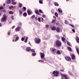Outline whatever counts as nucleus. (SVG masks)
<instances>
[{"label": "nucleus", "mask_w": 79, "mask_h": 79, "mask_svg": "<svg viewBox=\"0 0 79 79\" xmlns=\"http://www.w3.org/2000/svg\"><path fill=\"white\" fill-rule=\"evenodd\" d=\"M68 48L69 51H70V52H71L72 51V49H71V48L70 47H68Z\"/></svg>", "instance_id": "a878e982"}, {"label": "nucleus", "mask_w": 79, "mask_h": 79, "mask_svg": "<svg viewBox=\"0 0 79 79\" xmlns=\"http://www.w3.org/2000/svg\"><path fill=\"white\" fill-rule=\"evenodd\" d=\"M54 4L55 6H59V4L57 2H55Z\"/></svg>", "instance_id": "a211bd4d"}, {"label": "nucleus", "mask_w": 79, "mask_h": 79, "mask_svg": "<svg viewBox=\"0 0 79 79\" xmlns=\"http://www.w3.org/2000/svg\"><path fill=\"white\" fill-rule=\"evenodd\" d=\"M76 51L77 52V51H79V49H78V48H76Z\"/></svg>", "instance_id": "de8ad7c7"}, {"label": "nucleus", "mask_w": 79, "mask_h": 79, "mask_svg": "<svg viewBox=\"0 0 79 79\" xmlns=\"http://www.w3.org/2000/svg\"><path fill=\"white\" fill-rule=\"evenodd\" d=\"M19 6L20 7H22V4L21 3H19Z\"/></svg>", "instance_id": "7c9ffc66"}, {"label": "nucleus", "mask_w": 79, "mask_h": 79, "mask_svg": "<svg viewBox=\"0 0 79 79\" xmlns=\"http://www.w3.org/2000/svg\"><path fill=\"white\" fill-rule=\"evenodd\" d=\"M49 27V26H48V25H46V27Z\"/></svg>", "instance_id": "864d4df0"}, {"label": "nucleus", "mask_w": 79, "mask_h": 79, "mask_svg": "<svg viewBox=\"0 0 79 79\" xmlns=\"http://www.w3.org/2000/svg\"><path fill=\"white\" fill-rule=\"evenodd\" d=\"M23 16H27V13L26 12H25L23 14Z\"/></svg>", "instance_id": "c756f323"}, {"label": "nucleus", "mask_w": 79, "mask_h": 79, "mask_svg": "<svg viewBox=\"0 0 79 79\" xmlns=\"http://www.w3.org/2000/svg\"><path fill=\"white\" fill-rule=\"evenodd\" d=\"M39 12L40 13H43V11H42V10H41V9H40L39 10Z\"/></svg>", "instance_id": "f704fd0d"}, {"label": "nucleus", "mask_w": 79, "mask_h": 79, "mask_svg": "<svg viewBox=\"0 0 79 79\" xmlns=\"http://www.w3.org/2000/svg\"><path fill=\"white\" fill-rule=\"evenodd\" d=\"M11 18H12V19H14V17H13V15L12 16Z\"/></svg>", "instance_id": "603ef678"}, {"label": "nucleus", "mask_w": 79, "mask_h": 79, "mask_svg": "<svg viewBox=\"0 0 79 79\" xmlns=\"http://www.w3.org/2000/svg\"><path fill=\"white\" fill-rule=\"evenodd\" d=\"M7 34H8V35H10V32H8Z\"/></svg>", "instance_id": "13d9d810"}, {"label": "nucleus", "mask_w": 79, "mask_h": 79, "mask_svg": "<svg viewBox=\"0 0 79 79\" xmlns=\"http://www.w3.org/2000/svg\"><path fill=\"white\" fill-rule=\"evenodd\" d=\"M20 29V27H17L15 29V31H19Z\"/></svg>", "instance_id": "4468645a"}, {"label": "nucleus", "mask_w": 79, "mask_h": 79, "mask_svg": "<svg viewBox=\"0 0 79 79\" xmlns=\"http://www.w3.org/2000/svg\"><path fill=\"white\" fill-rule=\"evenodd\" d=\"M56 31L57 32H59L60 31V28L59 27H57L56 28Z\"/></svg>", "instance_id": "f8f14e48"}, {"label": "nucleus", "mask_w": 79, "mask_h": 79, "mask_svg": "<svg viewBox=\"0 0 79 79\" xmlns=\"http://www.w3.org/2000/svg\"><path fill=\"white\" fill-rule=\"evenodd\" d=\"M3 7L2 6H1L0 7V10H3Z\"/></svg>", "instance_id": "e433bc0d"}, {"label": "nucleus", "mask_w": 79, "mask_h": 79, "mask_svg": "<svg viewBox=\"0 0 79 79\" xmlns=\"http://www.w3.org/2000/svg\"><path fill=\"white\" fill-rule=\"evenodd\" d=\"M72 31L74 32V33H75V30L74 29H73L72 30Z\"/></svg>", "instance_id": "37998d69"}, {"label": "nucleus", "mask_w": 79, "mask_h": 79, "mask_svg": "<svg viewBox=\"0 0 79 79\" xmlns=\"http://www.w3.org/2000/svg\"><path fill=\"white\" fill-rule=\"evenodd\" d=\"M52 73L54 74V76H56V77H57V76H58L59 72L57 71H56H56H54Z\"/></svg>", "instance_id": "20e7f679"}, {"label": "nucleus", "mask_w": 79, "mask_h": 79, "mask_svg": "<svg viewBox=\"0 0 79 79\" xmlns=\"http://www.w3.org/2000/svg\"><path fill=\"white\" fill-rule=\"evenodd\" d=\"M58 10L60 13H62V10H60V9H58Z\"/></svg>", "instance_id": "2f4dec72"}, {"label": "nucleus", "mask_w": 79, "mask_h": 79, "mask_svg": "<svg viewBox=\"0 0 79 79\" xmlns=\"http://www.w3.org/2000/svg\"><path fill=\"white\" fill-rule=\"evenodd\" d=\"M65 60H67V61H70V60H71V57L69 56H65Z\"/></svg>", "instance_id": "423d86ee"}, {"label": "nucleus", "mask_w": 79, "mask_h": 79, "mask_svg": "<svg viewBox=\"0 0 79 79\" xmlns=\"http://www.w3.org/2000/svg\"><path fill=\"white\" fill-rule=\"evenodd\" d=\"M56 21V19H52V23H55Z\"/></svg>", "instance_id": "393cba45"}, {"label": "nucleus", "mask_w": 79, "mask_h": 79, "mask_svg": "<svg viewBox=\"0 0 79 79\" xmlns=\"http://www.w3.org/2000/svg\"><path fill=\"white\" fill-rule=\"evenodd\" d=\"M56 54H58V55H60V50H57L56 52Z\"/></svg>", "instance_id": "2eb2a0df"}, {"label": "nucleus", "mask_w": 79, "mask_h": 79, "mask_svg": "<svg viewBox=\"0 0 79 79\" xmlns=\"http://www.w3.org/2000/svg\"><path fill=\"white\" fill-rule=\"evenodd\" d=\"M35 13L36 14L38 15H40V13H39V10H35Z\"/></svg>", "instance_id": "9d476101"}, {"label": "nucleus", "mask_w": 79, "mask_h": 79, "mask_svg": "<svg viewBox=\"0 0 79 79\" xmlns=\"http://www.w3.org/2000/svg\"><path fill=\"white\" fill-rule=\"evenodd\" d=\"M13 12L12 11H9V14L10 15H13Z\"/></svg>", "instance_id": "4be33fe9"}, {"label": "nucleus", "mask_w": 79, "mask_h": 79, "mask_svg": "<svg viewBox=\"0 0 79 79\" xmlns=\"http://www.w3.org/2000/svg\"><path fill=\"white\" fill-rule=\"evenodd\" d=\"M28 39V37H27L26 38L25 40L24 41L25 43H27V40Z\"/></svg>", "instance_id": "aec40b11"}, {"label": "nucleus", "mask_w": 79, "mask_h": 79, "mask_svg": "<svg viewBox=\"0 0 79 79\" xmlns=\"http://www.w3.org/2000/svg\"><path fill=\"white\" fill-rule=\"evenodd\" d=\"M31 52H32L33 53H35V50L33 49H31L30 50Z\"/></svg>", "instance_id": "5701e85b"}, {"label": "nucleus", "mask_w": 79, "mask_h": 79, "mask_svg": "<svg viewBox=\"0 0 79 79\" xmlns=\"http://www.w3.org/2000/svg\"><path fill=\"white\" fill-rule=\"evenodd\" d=\"M23 14V12L21 10L19 11V15H21Z\"/></svg>", "instance_id": "f3484780"}, {"label": "nucleus", "mask_w": 79, "mask_h": 79, "mask_svg": "<svg viewBox=\"0 0 79 79\" xmlns=\"http://www.w3.org/2000/svg\"><path fill=\"white\" fill-rule=\"evenodd\" d=\"M60 75H61V77H64V78H65L66 77V75H64L62 73H60Z\"/></svg>", "instance_id": "ddd939ff"}, {"label": "nucleus", "mask_w": 79, "mask_h": 79, "mask_svg": "<svg viewBox=\"0 0 79 79\" xmlns=\"http://www.w3.org/2000/svg\"><path fill=\"white\" fill-rule=\"evenodd\" d=\"M60 71H64V70L61 69Z\"/></svg>", "instance_id": "680f3d73"}, {"label": "nucleus", "mask_w": 79, "mask_h": 79, "mask_svg": "<svg viewBox=\"0 0 79 79\" xmlns=\"http://www.w3.org/2000/svg\"><path fill=\"white\" fill-rule=\"evenodd\" d=\"M51 29L53 30V31H55V30H56V27H52Z\"/></svg>", "instance_id": "dca6fc26"}, {"label": "nucleus", "mask_w": 79, "mask_h": 79, "mask_svg": "<svg viewBox=\"0 0 79 79\" xmlns=\"http://www.w3.org/2000/svg\"><path fill=\"white\" fill-rule=\"evenodd\" d=\"M31 47H28L26 48V50L27 52H30L31 51Z\"/></svg>", "instance_id": "1a4fd4ad"}, {"label": "nucleus", "mask_w": 79, "mask_h": 79, "mask_svg": "<svg viewBox=\"0 0 79 79\" xmlns=\"http://www.w3.org/2000/svg\"><path fill=\"white\" fill-rule=\"evenodd\" d=\"M65 24H68V22L67 21V20H65Z\"/></svg>", "instance_id": "ea45409f"}, {"label": "nucleus", "mask_w": 79, "mask_h": 79, "mask_svg": "<svg viewBox=\"0 0 79 79\" xmlns=\"http://www.w3.org/2000/svg\"><path fill=\"white\" fill-rule=\"evenodd\" d=\"M35 15H33V16H31V19H33V18H35Z\"/></svg>", "instance_id": "c9c22d12"}, {"label": "nucleus", "mask_w": 79, "mask_h": 79, "mask_svg": "<svg viewBox=\"0 0 79 79\" xmlns=\"http://www.w3.org/2000/svg\"><path fill=\"white\" fill-rule=\"evenodd\" d=\"M2 24L0 23V27H2Z\"/></svg>", "instance_id": "5fc2aeb1"}, {"label": "nucleus", "mask_w": 79, "mask_h": 79, "mask_svg": "<svg viewBox=\"0 0 79 79\" xmlns=\"http://www.w3.org/2000/svg\"><path fill=\"white\" fill-rule=\"evenodd\" d=\"M72 59H74L75 58V55H74L73 54L72 55Z\"/></svg>", "instance_id": "412c9836"}, {"label": "nucleus", "mask_w": 79, "mask_h": 79, "mask_svg": "<svg viewBox=\"0 0 79 79\" xmlns=\"http://www.w3.org/2000/svg\"><path fill=\"white\" fill-rule=\"evenodd\" d=\"M6 19V15L4 14L3 15V18L1 19V21L2 22H4V21H5Z\"/></svg>", "instance_id": "7ed1b4c3"}, {"label": "nucleus", "mask_w": 79, "mask_h": 79, "mask_svg": "<svg viewBox=\"0 0 79 79\" xmlns=\"http://www.w3.org/2000/svg\"><path fill=\"white\" fill-rule=\"evenodd\" d=\"M40 55H41V58L43 60H45V57H44V56H45V54H44V53H40Z\"/></svg>", "instance_id": "39448f33"}, {"label": "nucleus", "mask_w": 79, "mask_h": 79, "mask_svg": "<svg viewBox=\"0 0 79 79\" xmlns=\"http://www.w3.org/2000/svg\"><path fill=\"white\" fill-rule=\"evenodd\" d=\"M56 44L57 47H60L61 45V43L59 40H57L56 42Z\"/></svg>", "instance_id": "f257e3e1"}, {"label": "nucleus", "mask_w": 79, "mask_h": 79, "mask_svg": "<svg viewBox=\"0 0 79 79\" xmlns=\"http://www.w3.org/2000/svg\"><path fill=\"white\" fill-rule=\"evenodd\" d=\"M19 25H22V24L21 23H19Z\"/></svg>", "instance_id": "e2e57ef3"}, {"label": "nucleus", "mask_w": 79, "mask_h": 79, "mask_svg": "<svg viewBox=\"0 0 79 79\" xmlns=\"http://www.w3.org/2000/svg\"><path fill=\"white\" fill-rule=\"evenodd\" d=\"M39 62H44V61L42 60H38Z\"/></svg>", "instance_id": "79ce46f5"}, {"label": "nucleus", "mask_w": 79, "mask_h": 79, "mask_svg": "<svg viewBox=\"0 0 79 79\" xmlns=\"http://www.w3.org/2000/svg\"><path fill=\"white\" fill-rule=\"evenodd\" d=\"M12 2H15V0H11Z\"/></svg>", "instance_id": "338daca9"}, {"label": "nucleus", "mask_w": 79, "mask_h": 79, "mask_svg": "<svg viewBox=\"0 0 79 79\" xmlns=\"http://www.w3.org/2000/svg\"><path fill=\"white\" fill-rule=\"evenodd\" d=\"M37 17H35V20H37Z\"/></svg>", "instance_id": "0e129e2a"}, {"label": "nucleus", "mask_w": 79, "mask_h": 79, "mask_svg": "<svg viewBox=\"0 0 79 79\" xmlns=\"http://www.w3.org/2000/svg\"><path fill=\"white\" fill-rule=\"evenodd\" d=\"M56 24V26H58V25H59V23L57 22L55 23Z\"/></svg>", "instance_id": "a18cd8bd"}, {"label": "nucleus", "mask_w": 79, "mask_h": 79, "mask_svg": "<svg viewBox=\"0 0 79 79\" xmlns=\"http://www.w3.org/2000/svg\"><path fill=\"white\" fill-rule=\"evenodd\" d=\"M14 28H15V26H13L12 27V29H14Z\"/></svg>", "instance_id": "bf43d9fd"}, {"label": "nucleus", "mask_w": 79, "mask_h": 79, "mask_svg": "<svg viewBox=\"0 0 79 79\" xmlns=\"http://www.w3.org/2000/svg\"><path fill=\"white\" fill-rule=\"evenodd\" d=\"M65 78V79H69V78H68L66 77Z\"/></svg>", "instance_id": "052dcab7"}, {"label": "nucleus", "mask_w": 79, "mask_h": 79, "mask_svg": "<svg viewBox=\"0 0 79 79\" xmlns=\"http://www.w3.org/2000/svg\"><path fill=\"white\" fill-rule=\"evenodd\" d=\"M76 41L77 42V43H78V44H79V37L77 36L76 37Z\"/></svg>", "instance_id": "9b49d317"}, {"label": "nucleus", "mask_w": 79, "mask_h": 79, "mask_svg": "<svg viewBox=\"0 0 79 79\" xmlns=\"http://www.w3.org/2000/svg\"><path fill=\"white\" fill-rule=\"evenodd\" d=\"M55 16H56V17H58V13H57V12H56L55 13Z\"/></svg>", "instance_id": "b1692460"}, {"label": "nucleus", "mask_w": 79, "mask_h": 79, "mask_svg": "<svg viewBox=\"0 0 79 79\" xmlns=\"http://www.w3.org/2000/svg\"><path fill=\"white\" fill-rule=\"evenodd\" d=\"M21 40L22 41H24V38L22 37Z\"/></svg>", "instance_id": "a19ab883"}, {"label": "nucleus", "mask_w": 79, "mask_h": 79, "mask_svg": "<svg viewBox=\"0 0 79 79\" xmlns=\"http://www.w3.org/2000/svg\"><path fill=\"white\" fill-rule=\"evenodd\" d=\"M39 2L40 3H41V4L42 3V1L40 0L39 1Z\"/></svg>", "instance_id": "c03bdc74"}, {"label": "nucleus", "mask_w": 79, "mask_h": 79, "mask_svg": "<svg viewBox=\"0 0 79 79\" xmlns=\"http://www.w3.org/2000/svg\"><path fill=\"white\" fill-rule=\"evenodd\" d=\"M23 10H26V7H23Z\"/></svg>", "instance_id": "49530a36"}, {"label": "nucleus", "mask_w": 79, "mask_h": 79, "mask_svg": "<svg viewBox=\"0 0 79 79\" xmlns=\"http://www.w3.org/2000/svg\"><path fill=\"white\" fill-rule=\"evenodd\" d=\"M43 18H45V15H43Z\"/></svg>", "instance_id": "4d7b16f0"}, {"label": "nucleus", "mask_w": 79, "mask_h": 79, "mask_svg": "<svg viewBox=\"0 0 79 79\" xmlns=\"http://www.w3.org/2000/svg\"><path fill=\"white\" fill-rule=\"evenodd\" d=\"M67 44L68 45H69V46H70V47H71V44L70 43H69L68 42H67Z\"/></svg>", "instance_id": "72a5a7b5"}, {"label": "nucleus", "mask_w": 79, "mask_h": 79, "mask_svg": "<svg viewBox=\"0 0 79 79\" xmlns=\"http://www.w3.org/2000/svg\"><path fill=\"white\" fill-rule=\"evenodd\" d=\"M19 38L18 37V36H17L16 37V39L15 40V42H16L17 41H18L19 40Z\"/></svg>", "instance_id": "6ab92c4d"}, {"label": "nucleus", "mask_w": 79, "mask_h": 79, "mask_svg": "<svg viewBox=\"0 0 79 79\" xmlns=\"http://www.w3.org/2000/svg\"><path fill=\"white\" fill-rule=\"evenodd\" d=\"M12 5H16V2H12Z\"/></svg>", "instance_id": "cd10ccee"}, {"label": "nucleus", "mask_w": 79, "mask_h": 79, "mask_svg": "<svg viewBox=\"0 0 79 79\" xmlns=\"http://www.w3.org/2000/svg\"><path fill=\"white\" fill-rule=\"evenodd\" d=\"M50 50L52 52V53L53 54H55L56 52V49L54 48H50Z\"/></svg>", "instance_id": "f03ea898"}, {"label": "nucleus", "mask_w": 79, "mask_h": 79, "mask_svg": "<svg viewBox=\"0 0 79 79\" xmlns=\"http://www.w3.org/2000/svg\"><path fill=\"white\" fill-rule=\"evenodd\" d=\"M32 55L33 56H35V55H36V53H35V52L34 53H32Z\"/></svg>", "instance_id": "4c0bfd02"}, {"label": "nucleus", "mask_w": 79, "mask_h": 79, "mask_svg": "<svg viewBox=\"0 0 79 79\" xmlns=\"http://www.w3.org/2000/svg\"><path fill=\"white\" fill-rule=\"evenodd\" d=\"M41 21L42 22H43L44 21V19L43 18L41 17Z\"/></svg>", "instance_id": "3c124183"}, {"label": "nucleus", "mask_w": 79, "mask_h": 79, "mask_svg": "<svg viewBox=\"0 0 79 79\" xmlns=\"http://www.w3.org/2000/svg\"><path fill=\"white\" fill-rule=\"evenodd\" d=\"M27 12L28 15H30L32 14V11L30 10H28L27 11Z\"/></svg>", "instance_id": "6e6552de"}, {"label": "nucleus", "mask_w": 79, "mask_h": 79, "mask_svg": "<svg viewBox=\"0 0 79 79\" xmlns=\"http://www.w3.org/2000/svg\"><path fill=\"white\" fill-rule=\"evenodd\" d=\"M77 53H79V50L77 51Z\"/></svg>", "instance_id": "69168bd1"}, {"label": "nucleus", "mask_w": 79, "mask_h": 79, "mask_svg": "<svg viewBox=\"0 0 79 79\" xmlns=\"http://www.w3.org/2000/svg\"><path fill=\"white\" fill-rule=\"evenodd\" d=\"M69 74H70V75H71L72 76L73 75V74H72L71 72H69Z\"/></svg>", "instance_id": "6e6d98bb"}, {"label": "nucleus", "mask_w": 79, "mask_h": 79, "mask_svg": "<svg viewBox=\"0 0 79 79\" xmlns=\"http://www.w3.org/2000/svg\"><path fill=\"white\" fill-rule=\"evenodd\" d=\"M53 18L55 19L56 20V17L55 16H53Z\"/></svg>", "instance_id": "09e8293b"}, {"label": "nucleus", "mask_w": 79, "mask_h": 79, "mask_svg": "<svg viewBox=\"0 0 79 79\" xmlns=\"http://www.w3.org/2000/svg\"><path fill=\"white\" fill-rule=\"evenodd\" d=\"M70 25L72 27H73L74 28V26H73V25H72V24H70Z\"/></svg>", "instance_id": "8fccbe9b"}, {"label": "nucleus", "mask_w": 79, "mask_h": 79, "mask_svg": "<svg viewBox=\"0 0 79 79\" xmlns=\"http://www.w3.org/2000/svg\"><path fill=\"white\" fill-rule=\"evenodd\" d=\"M3 6H5V4H3Z\"/></svg>", "instance_id": "774afa93"}, {"label": "nucleus", "mask_w": 79, "mask_h": 79, "mask_svg": "<svg viewBox=\"0 0 79 79\" xmlns=\"http://www.w3.org/2000/svg\"><path fill=\"white\" fill-rule=\"evenodd\" d=\"M61 39H62V41H63V42H64V41L65 40V38H64V37H62Z\"/></svg>", "instance_id": "bb28decb"}, {"label": "nucleus", "mask_w": 79, "mask_h": 79, "mask_svg": "<svg viewBox=\"0 0 79 79\" xmlns=\"http://www.w3.org/2000/svg\"><path fill=\"white\" fill-rule=\"evenodd\" d=\"M13 8V6H11L9 7V9H12V8Z\"/></svg>", "instance_id": "58836bf2"}, {"label": "nucleus", "mask_w": 79, "mask_h": 79, "mask_svg": "<svg viewBox=\"0 0 79 79\" xmlns=\"http://www.w3.org/2000/svg\"><path fill=\"white\" fill-rule=\"evenodd\" d=\"M11 3V1L10 0H8L7 1V4H10Z\"/></svg>", "instance_id": "c85d7f7f"}, {"label": "nucleus", "mask_w": 79, "mask_h": 79, "mask_svg": "<svg viewBox=\"0 0 79 79\" xmlns=\"http://www.w3.org/2000/svg\"><path fill=\"white\" fill-rule=\"evenodd\" d=\"M40 39L39 38H37L35 40V42L36 44H38L40 42Z\"/></svg>", "instance_id": "0eeeda50"}, {"label": "nucleus", "mask_w": 79, "mask_h": 79, "mask_svg": "<svg viewBox=\"0 0 79 79\" xmlns=\"http://www.w3.org/2000/svg\"><path fill=\"white\" fill-rule=\"evenodd\" d=\"M38 21L39 22H41V18H39L38 19Z\"/></svg>", "instance_id": "473e14b6"}]
</instances>
